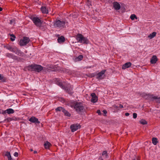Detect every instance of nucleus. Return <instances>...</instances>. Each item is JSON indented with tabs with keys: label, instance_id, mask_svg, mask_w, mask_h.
I'll return each instance as SVG.
<instances>
[{
	"label": "nucleus",
	"instance_id": "f257e3e1",
	"mask_svg": "<svg viewBox=\"0 0 160 160\" xmlns=\"http://www.w3.org/2000/svg\"><path fill=\"white\" fill-rule=\"evenodd\" d=\"M55 82L56 84L59 86L61 88L63 89L65 88L66 91L69 94H72L73 93L72 87L71 85H68L65 88L60 80L58 78L56 79Z\"/></svg>",
	"mask_w": 160,
	"mask_h": 160
},
{
	"label": "nucleus",
	"instance_id": "f03ea898",
	"mask_svg": "<svg viewBox=\"0 0 160 160\" xmlns=\"http://www.w3.org/2000/svg\"><path fill=\"white\" fill-rule=\"evenodd\" d=\"M74 108L79 113L84 112L85 111V108L83 104L80 102L75 103Z\"/></svg>",
	"mask_w": 160,
	"mask_h": 160
},
{
	"label": "nucleus",
	"instance_id": "7ed1b4c3",
	"mask_svg": "<svg viewBox=\"0 0 160 160\" xmlns=\"http://www.w3.org/2000/svg\"><path fill=\"white\" fill-rule=\"evenodd\" d=\"M76 39L78 42L81 43L88 44L89 42L88 39L87 38L84 37L82 34H78L76 36Z\"/></svg>",
	"mask_w": 160,
	"mask_h": 160
},
{
	"label": "nucleus",
	"instance_id": "20e7f679",
	"mask_svg": "<svg viewBox=\"0 0 160 160\" xmlns=\"http://www.w3.org/2000/svg\"><path fill=\"white\" fill-rule=\"evenodd\" d=\"M66 22L63 20H56L53 22V25L55 28L62 29L65 27Z\"/></svg>",
	"mask_w": 160,
	"mask_h": 160
},
{
	"label": "nucleus",
	"instance_id": "39448f33",
	"mask_svg": "<svg viewBox=\"0 0 160 160\" xmlns=\"http://www.w3.org/2000/svg\"><path fill=\"white\" fill-rule=\"evenodd\" d=\"M29 67L32 69V71H33L38 72L43 70L44 68L41 65L37 64H32L29 66Z\"/></svg>",
	"mask_w": 160,
	"mask_h": 160
},
{
	"label": "nucleus",
	"instance_id": "423d86ee",
	"mask_svg": "<svg viewBox=\"0 0 160 160\" xmlns=\"http://www.w3.org/2000/svg\"><path fill=\"white\" fill-rule=\"evenodd\" d=\"M31 19L37 27L40 28L41 27L42 22L39 18L37 17H32L31 18Z\"/></svg>",
	"mask_w": 160,
	"mask_h": 160
},
{
	"label": "nucleus",
	"instance_id": "0eeeda50",
	"mask_svg": "<svg viewBox=\"0 0 160 160\" xmlns=\"http://www.w3.org/2000/svg\"><path fill=\"white\" fill-rule=\"evenodd\" d=\"M30 41L29 38L24 37L22 39L20 40L19 41V45L22 46L26 45Z\"/></svg>",
	"mask_w": 160,
	"mask_h": 160
},
{
	"label": "nucleus",
	"instance_id": "6e6552de",
	"mask_svg": "<svg viewBox=\"0 0 160 160\" xmlns=\"http://www.w3.org/2000/svg\"><path fill=\"white\" fill-rule=\"evenodd\" d=\"M55 110L56 112H62L64 113L66 116L70 117V114L67 111L65 110L62 107H58L56 108Z\"/></svg>",
	"mask_w": 160,
	"mask_h": 160
},
{
	"label": "nucleus",
	"instance_id": "1a4fd4ad",
	"mask_svg": "<svg viewBox=\"0 0 160 160\" xmlns=\"http://www.w3.org/2000/svg\"><path fill=\"white\" fill-rule=\"evenodd\" d=\"M12 52L15 53L16 54L20 56H22L24 55L23 52H22L18 48L16 47H13Z\"/></svg>",
	"mask_w": 160,
	"mask_h": 160
},
{
	"label": "nucleus",
	"instance_id": "9d476101",
	"mask_svg": "<svg viewBox=\"0 0 160 160\" xmlns=\"http://www.w3.org/2000/svg\"><path fill=\"white\" fill-rule=\"evenodd\" d=\"M106 70H104L101 71L96 75V78L98 80L102 79L103 78L104 74Z\"/></svg>",
	"mask_w": 160,
	"mask_h": 160
},
{
	"label": "nucleus",
	"instance_id": "9b49d317",
	"mask_svg": "<svg viewBox=\"0 0 160 160\" xmlns=\"http://www.w3.org/2000/svg\"><path fill=\"white\" fill-rule=\"evenodd\" d=\"M81 126L79 124H73L70 126V128L72 132H74L78 129L80 128Z\"/></svg>",
	"mask_w": 160,
	"mask_h": 160
},
{
	"label": "nucleus",
	"instance_id": "f8f14e48",
	"mask_svg": "<svg viewBox=\"0 0 160 160\" xmlns=\"http://www.w3.org/2000/svg\"><path fill=\"white\" fill-rule=\"evenodd\" d=\"M92 96V98L91 99V101L92 102L95 103L97 102L98 100V98L94 93H92L91 94Z\"/></svg>",
	"mask_w": 160,
	"mask_h": 160
},
{
	"label": "nucleus",
	"instance_id": "ddd939ff",
	"mask_svg": "<svg viewBox=\"0 0 160 160\" xmlns=\"http://www.w3.org/2000/svg\"><path fill=\"white\" fill-rule=\"evenodd\" d=\"M112 4L113 7L115 10H118L120 9L121 6L118 2H114Z\"/></svg>",
	"mask_w": 160,
	"mask_h": 160
},
{
	"label": "nucleus",
	"instance_id": "4468645a",
	"mask_svg": "<svg viewBox=\"0 0 160 160\" xmlns=\"http://www.w3.org/2000/svg\"><path fill=\"white\" fill-rule=\"evenodd\" d=\"M6 56L7 57L11 58L14 59H17L18 58V57L14 55L13 54L10 53H7L6 54Z\"/></svg>",
	"mask_w": 160,
	"mask_h": 160
},
{
	"label": "nucleus",
	"instance_id": "2eb2a0df",
	"mask_svg": "<svg viewBox=\"0 0 160 160\" xmlns=\"http://www.w3.org/2000/svg\"><path fill=\"white\" fill-rule=\"evenodd\" d=\"M14 112V111L12 108H8L5 110L4 113H8V114H12Z\"/></svg>",
	"mask_w": 160,
	"mask_h": 160
},
{
	"label": "nucleus",
	"instance_id": "dca6fc26",
	"mask_svg": "<svg viewBox=\"0 0 160 160\" xmlns=\"http://www.w3.org/2000/svg\"><path fill=\"white\" fill-rule=\"evenodd\" d=\"M158 59L157 57L156 56H153L150 60V62L152 64L155 63L157 61Z\"/></svg>",
	"mask_w": 160,
	"mask_h": 160
},
{
	"label": "nucleus",
	"instance_id": "f3484780",
	"mask_svg": "<svg viewBox=\"0 0 160 160\" xmlns=\"http://www.w3.org/2000/svg\"><path fill=\"white\" fill-rule=\"evenodd\" d=\"M131 65V63L130 62H128L125 63L122 66V69H126L127 68L130 67Z\"/></svg>",
	"mask_w": 160,
	"mask_h": 160
},
{
	"label": "nucleus",
	"instance_id": "a211bd4d",
	"mask_svg": "<svg viewBox=\"0 0 160 160\" xmlns=\"http://www.w3.org/2000/svg\"><path fill=\"white\" fill-rule=\"evenodd\" d=\"M41 9L42 13H43L47 14L48 13V8L46 7H42Z\"/></svg>",
	"mask_w": 160,
	"mask_h": 160
},
{
	"label": "nucleus",
	"instance_id": "6ab92c4d",
	"mask_svg": "<svg viewBox=\"0 0 160 160\" xmlns=\"http://www.w3.org/2000/svg\"><path fill=\"white\" fill-rule=\"evenodd\" d=\"M65 41L64 37L63 36H61L58 38V42L61 43Z\"/></svg>",
	"mask_w": 160,
	"mask_h": 160
},
{
	"label": "nucleus",
	"instance_id": "aec40b11",
	"mask_svg": "<svg viewBox=\"0 0 160 160\" xmlns=\"http://www.w3.org/2000/svg\"><path fill=\"white\" fill-rule=\"evenodd\" d=\"M51 145V144L48 141H46L44 144V148L47 149H49Z\"/></svg>",
	"mask_w": 160,
	"mask_h": 160
},
{
	"label": "nucleus",
	"instance_id": "412c9836",
	"mask_svg": "<svg viewBox=\"0 0 160 160\" xmlns=\"http://www.w3.org/2000/svg\"><path fill=\"white\" fill-rule=\"evenodd\" d=\"M83 58V56L82 55H80L78 57H77L75 59V61L77 62L81 61Z\"/></svg>",
	"mask_w": 160,
	"mask_h": 160
},
{
	"label": "nucleus",
	"instance_id": "4be33fe9",
	"mask_svg": "<svg viewBox=\"0 0 160 160\" xmlns=\"http://www.w3.org/2000/svg\"><path fill=\"white\" fill-rule=\"evenodd\" d=\"M156 32H153L148 36V38L150 39H152L156 36Z\"/></svg>",
	"mask_w": 160,
	"mask_h": 160
},
{
	"label": "nucleus",
	"instance_id": "5701e85b",
	"mask_svg": "<svg viewBox=\"0 0 160 160\" xmlns=\"http://www.w3.org/2000/svg\"><path fill=\"white\" fill-rule=\"evenodd\" d=\"M102 156L104 158H108V156L107 151H103L102 153Z\"/></svg>",
	"mask_w": 160,
	"mask_h": 160
},
{
	"label": "nucleus",
	"instance_id": "b1692460",
	"mask_svg": "<svg viewBox=\"0 0 160 160\" xmlns=\"http://www.w3.org/2000/svg\"><path fill=\"white\" fill-rule=\"evenodd\" d=\"M5 155L7 157L8 160H11L12 159L11 156L10 152H6Z\"/></svg>",
	"mask_w": 160,
	"mask_h": 160
},
{
	"label": "nucleus",
	"instance_id": "393cba45",
	"mask_svg": "<svg viewBox=\"0 0 160 160\" xmlns=\"http://www.w3.org/2000/svg\"><path fill=\"white\" fill-rule=\"evenodd\" d=\"M152 142L154 145H156L158 142L157 139L155 138H152Z\"/></svg>",
	"mask_w": 160,
	"mask_h": 160
},
{
	"label": "nucleus",
	"instance_id": "a878e982",
	"mask_svg": "<svg viewBox=\"0 0 160 160\" xmlns=\"http://www.w3.org/2000/svg\"><path fill=\"white\" fill-rule=\"evenodd\" d=\"M0 80L2 82H6V78L0 74Z\"/></svg>",
	"mask_w": 160,
	"mask_h": 160
},
{
	"label": "nucleus",
	"instance_id": "bb28decb",
	"mask_svg": "<svg viewBox=\"0 0 160 160\" xmlns=\"http://www.w3.org/2000/svg\"><path fill=\"white\" fill-rule=\"evenodd\" d=\"M5 48L9 50L10 51L12 52L13 49V47H12L9 45H8L5 46Z\"/></svg>",
	"mask_w": 160,
	"mask_h": 160
},
{
	"label": "nucleus",
	"instance_id": "cd10ccee",
	"mask_svg": "<svg viewBox=\"0 0 160 160\" xmlns=\"http://www.w3.org/2000/svg\"><path fill=\"white\" fill-rule=\"evenodd\" d=\"M10 36L11 37L10 38L11 40L12 41H13L15 40L16 38L15 36L13 34H10Z\"/></svg>",
	"mask_w": 160,
	"mask_h": 160
},
{
	"label": "nucleus",
	"instance_id": "c85d7f7f",
	"mask_svg": "<svg viewBox=\"0 0 160 160\" xmlns=\"http://www.w3.org/2000/svg\"><path fill=\"white\" fill-rule=\"evenodd\" d=\"M152 98L154 99H156L157 100V102H158V101H160V98L158 97L157 96H153L152 97Z\"/></svg>",
	"mask_w": 160,
	"mask_h": 160
},
{
	"label": "nucleus",
	"instance_id": "c756f323",
	"mask_svg": "<svg viewBox=\"0 0 160 160\" xmlns=\"http://www.w3.org/2000/svg\"><path fill=\"white\" fill-rule=\"evenodd\" d=\"M139 123L143 125L147 124V123L146 121H139Z\"/></svg>",
	"mask_w": 160,
	"mask_h": 160
},
{
	"label": "nucleus",
	"instance_id": "7c9ffc66",
	"mask_svg": "<svg viewBox=\"0 0 160 160\" xmlns=\"http://www.w3.org/2000/svg\"><path fill=\"white\" fill-rule=\"evenodd\" d=\"M136 18V16L134 14H132L130 16V18L132 20H134L135 18Z\"/></svg>",
	"mask_w": 160,
	"mask_h": 160
},
{
	"label": "nucleus",
	"instance_id": "2f4dec72",
	"mask_svg": "<svg viewBox=\"0 0 160 160\" xmlns=\"http://www.w3.org/2000/svg\"><path fill=\"white\" fill-rule=\"evenodd\" d=\"M34 123L35 124H39L40 123V122L39 121H30Z\"/></svg>",
	"mask_w": 160,
	"mask_h": 160
},
{
	"label": "nucleus",
	"instance_id": "473e14b6",
	"mask_svg": "<svg viewBox=\"0 0 160 160\" xmlns=\"http://www.w3.org/2000/svg\"><path fill=\"white\" fill-rule=\"evenodd\" d=\"M29 120H38V119L35 117H31L29 119Z\"/></svg>",
	"mask_w": 160,
	"mask_h": 160
},
{
	"label": "nucleus",
	"instance_id": "72a5a7b5",
	"mask_svg": "<svg viewBox=\"0 0 160 160\" xmlns=\"http://www.w3.org/2000/svg\"><path fill=\"white\" fill-rule=\"evenodd\" d=\"M137 114L135 113H134L133 114V118H134V119H135L137 117Z\"/></svg>",
	"mask_w": 160,
	"mask_h": 160
},
{
	"label": "nucleus",
	"instance_id": "f704fd0d",
	"mask_svg": "<svg viewBox=\"0 0 160 160\" xmlns=\"http://www.w3.org/2000/svg\"><path fill=\"white\" fill-rule=\"evenodd\" d=\"M113 107L115 109H119L118 106H117V105H114L113 106Z\"/></svg>",
	"mask_w": 160,
	"mask_h": 160
},
{
	"label": "nucleus",
	"instance_id": "c9c22d12",
	"mask_svg": "<svg viewBox=\"0 0 160 160\" xmlns=\"http://www.w3.org/2000/svg\"><path fill=\"white\" fill-rule=\"evenodd\" d=\"M97 112L98 114V115H101L102 114V113L101 112V111L99 110H98L97 111Z\"/></svg>",
	"mask_w": 160,
	"mask_h": 160
},
{
	"label": "nucleus",
	"instance_id": "e433bc0d",
	"mask_svg": "<svg viewBox=\"0 0 160 160\" xmlns=\"http://www.w3.org/2000/svg\"><path fill=\"white\" fill-rule=\"evenodd\" d=\"M14 155L15 156V157H17L18 156V152H15L14 153Z\"/></svg>",
	"mask_w": 160,
	"mask_h": 160
},
{
	"label": "nucleus",
	"instance_id": "4c0bfd02",
	"mask_svg": "<svg viewBox=\"0 0 160 160\" xmlns=\"http://www.w3.org/2000/svg\"><path fill=\"white\" fill-rule=\"evenodd\" d=\"M102 112L103 115H105L107 113V112L106 110H103L102 111Z\"/></svg>",
	"mask_w": 160,
	"mask_h": 160
},
{
	"label": "nucleus",
	"instance_id": "58836bf2",
	"mask_svg": "<svg viewBox=\"0 0 160 160\" xmlns=\"http://www.w3.org/2000/svg\"><path fill=\"white\" fill-rule=\"evenodd\" d=\"M123 108V106L122 104H119L118 106L119 109L120 108Z\"/></svg>",
	"mask_w": 160,
	"mask_h": 160
},
{
	"label": "nucleus",
	"instance_id": "ea45409f",
	"mask_svg": "<svg viewBox=\"0 0 160 160\" xmlns=\"http://www.w3.org/2000/svg\"><path fill=\"white\" fill-rule=\"evenodd\" d=\"M133 160H139V159L138 158L136 157L135 158L133 159Z\"/></svg>",
	"mask_w": 160,
	"mask_h": 160
},
{
	"label": "nucleus",
	"instance_id": "a19ab883",
	"mask_svg": "<svg viewBox=\"0 0 160 160\" xmlns=\"http://www.w3.org/2000/svg\"><path fill=\"white\" fill-rule=\"evenodd\" d=\"M125 115H126V116H129V113H128L127 112V113H125Z\"/></svg>",
	"mask_w": 160,
	"mask_h": 160
},
{
	"label": "nucleus",
	"instance_id": "79ce46f5",
	"mask_svg": "<svg viewBox=\"0 0 160 160\" xmlns=\"http://www.w3.org/2000/svg\"><path fill=\"white\" fill-rule=\"evenodd\" d=\"M103 159L102 157H100L98 158V160H103Z\"/></svg>",
	"mask_w": 160,
	"mask_h": 160
},
{
	"label": "nucleus",
	"instance_id": "37998d69",
	"mask_svg": "<svg viewBox=\"0 0 160 160\" xmlns=\"http://www.w3.org/2000/svg\"><path fill=\"white\" fill-rule=\"evenodd\" d=\"M2 8L0 7V12L2 11Z\"/></svg>",
	"mask_w": 160,
	"mask_h": 160
},
{
	"label": "nucleus",
	"instance_id": "c03bdc74",
	"mask_svg": "<svg viewBox=\"0 0 160 160\" xmlns=\"http://www.w3.org/2000/svg\"><path fill=\"white\" fill-rule=\"evenodd\" d=\"M37 152L36 151H34V153H37Z\"/></svg>",
	"mask_w": 160,
	"mask_h": 160
},
{
	"label": "nucleus",
	"instance_id": "a18cd8bd",
	"mask_svg": "<svg viewBox=\"0 0 160 160\" xmlns=\"http://www.w3.org/2000/svg\"><path fill=\"white\" fill-rule=\"evenodd\" d=\"M158 103H160V101H158Z\"/></svg>",
	"mask_w": 160,
	"mask_h": 160
},
{
	"label": "nucleus",
	"instance_id": "49530a36",
	"mask_svg": "<svg viewBox=\"0 0 160 160\" xmlns=\"http://www.w3.org/2000/svg\"><path fill=\"white\" fill-rule=\"evenodd\" d=\"M30 150H31V151H33V150H32V149H30Z\"/></svg>",
	"mask_w": 160,
	"mask_h": 160
},
{
	"label": "nucleus",
	"instance_id": "de8ad7c7",
	"mask_svg": "<svg viewBox=\"0 0 160 160\" xmlns=\"http://www.w3.org/2000/svg\"><path fill=\"white\" fill-rule=\"evenodd\" d=\"M0 122V123H1V122Z\"/></svg>",
	"mask_w": 160,
	"mask_h": 160
}]
</instances>
